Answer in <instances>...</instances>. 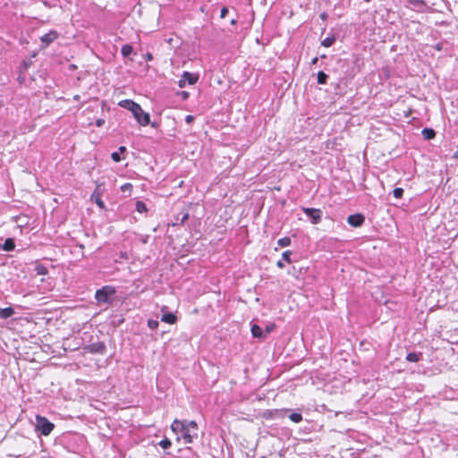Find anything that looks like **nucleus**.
<instances>
[{"instance_id": "1", "label": "nucleus", "mask_w": 458, "mask_h": 458, "mask_svg": "<svg viewBox=\"0 0 458 458\" xmlns=\"http://www.w3.org/2000/svg\"><path fill=\"white\" fill-rule=\"evenodd\" d=\"M171 429L174 433L181 432L182 437L186 444L192 443L198 437V425L194 420L186 423L176 419L173 421Z\"/></svg>"}, {"instance_id": "2", "label": "nucleus", "mask_w": 458, "mask_h": 458, "mask_svg": "<svg viewBox=\"0 0 458 458\" xmlns=\"http://www.w3.org/2000/svg\"><path fill=\"white\" fill-rule=\"evenodd\" d=\"M119 106L130 110L134 118L141 126H147L150 123V116L148 113L143 111L141 106L131 99H124L119 102Z\"/></svg>"}, {"instance_id": "3", "label": "nucleus", "mask_w": 458, "mask_h": 458, "mask_svg": "<svg viewBox=\"0 0 458 458\" xmlns=\"http://www.w3.org/2000/svg\"><path fill=\"white\" fill-rule=\"evenodd\" d=\"M36 429L43 436H48L55 428V424L50 422L46 417L36 415Z\"/></svg>"}, {"instance_id": "4", "label": "nucleus", "mask_w": 458, "mask_h": 458, "mask_svg": "<svg viewBox=\"0 0 458 458\" xmlns=\"http://www.w3.org/2000/svg\"><path fill=\"white\" fill-rule=\"evenodd\" d=\"M116 290L112 285H105L101 289L97 290L95 298L98 302L106 303L109 301V298L114 295Z\"/></svg>"}, {"instance_id": "5", "label": "nucleus", "mask_w": 458, "mask_h": 458, "mask_svg": "<svg viewBox=\"0 0 458 458\" xmlns=\"http://www.w3.org/2000/svg\"><path fill=\"white\" fill-rule=\"evenodd\" d=\"M105 192V185L103 182H96V188L90 196V199L94 201L101 209H106V205L102 200V196Z\"/></svg>"}, {"instance_id": "6", "label": "nucleus", "mask_w": 458, "mask_h": 458, "mask_svg": "<svg viewBox=\"0 0 458 458\" xmlns=\"http://www.w3.org/2000/svg\"><path fill=\"white\" fill-rule=\"evenodd\" d=\"M303 213L310 219L311 224L318 225L322 220V210L313 208H302Z\"/></svg>"}, {"instance_id": "7", "label": "nucleus", "mask_w": 458, "mask_h": 458, "mask_svg": "<svg viewBox=\"0 0 458 458\" xmlns=\"http://www.w3.org/2000/svg\"><path fill=\"white\" fill-rule=\"evenodd\" d=\"M347 222L350 225H352L353 227H360L364 224L365 216L360 213L350 215L347 217Z\"/></svg>"}, {"instance_id": "8", "label": "nucleus", "mask_w": 458, "mask_h": 458, "mask_svg": "<svg viewBox=\"0 0 458 458\" xmlns=\"http://www.w3.org/2000/svg\"><path fill=\"white\" fill-rule=\"evenodd\" d=\"M198 81V76L193 74V73H191L189 72H184L182 76V79L179 81V87L180 88H183L185 86V82L188 81V83L190 85H193L197 82Z\"/></svg>"}, {"instance_id": "9", "label": "nucleus", "mask_w": 458, "mask_h": 458, "mask_svg": "<svg viewBox=\"0 0 458 458\" xmlns=\"http://www.w3.org/2000/svg\"><path fill=\"white\" fill-rule=\"evenodd\" d=\"M408 4L411 6L413 10L423 13L428 9L427 3L424 0H406Z\"/></svg>"}, {"instance_id": "10", "label": "nucleus", "mask_w": 458, "mask_h": 458, "mask_svg": "<svg viewBox=\"0 0 458 458\" xmlns=\"http://www.w3.org/2000/svg\"><path fill=\"white\" fill-rule=\"evenodd\" d=\"M84 350L90 353H103L106 350L104 343H95L84 347Z\"/></svg>"}, {"instance_id": "11", "label": "nucleus", "mask_w": 458, "mask_h": 458, "mask_svg": "<svg viewBox=\"0 0 458 458\" xmlns=\"http://www.w3.org/2000/svg\"><path fill=\"white\" fill-rule=\"evenodd\" d=\"M59 34L57 31L55 30H50L49 32L44 34L41 38H40V40L41 42L46 46H49L52 42H54L57 38H58Z\"/></svg>"}, {"instance_id": "12", "label": "nucleus", "mask_w": 458, "mask_h": 458, "mask_svg": "<svg viewBox=\"0 0 458 458\" xmlns=\"http://www.w3.org/2000/svg\"><path fill=\"white\" fill-rule=\"evenodd\" d=\"M181 214H182V217H181V218L176 217V218H175V221H174V222H173V223L171 224V225H172V226H176V225H182V224H183L186 220H188V218H189V211H188V209H187V208H182V210Z\"/></svg>"}, {"instance_id": "13", "label": "nucleus", "mask_w": 458, "mask_h": 458, "mask_svg": "<svg viewBox=\"0 0 458 458\" xmlns=\"http://www.w3.org/2000/svg\"><path fill=\"white\" fill-rule=\"evenodd\" d=\"M251 334H252V336L255 338H259V339L266 338V334H264L263 329L258 325H252Z\"/></svg>"}, {"instance_id": "14", "label": "nucleus", "mask_w": 458, "mask_h": 458, "mask_svg": "<svg viewBox=\"0 0 458 458\" xmlns=\"http://www.w3.org/2000/svg\"><path fill=\"white\" fill-rule=\"evenodd\" d=\"M161 321L170 325H174L177 321V317L173 313H165L162 315Z\"/></svg>"}, {"instance_id": "15", "label": "nucleus", "mask_w": 458, "mask_h": 458, "mask_svg": "<svg viewBox=\"0 0 458 458\" xmlns=\"http://www.w3.org/2000/svg\"><path fill=\"white\" fill-rule=\"evenodd\" d=\"M34 270L38 276H47L48 274L47 267L44 264H41L38 261L35 263Z\"/></svg>"}, {"instance_id": "16", "label": "nucleus", "mask_w": 458, "mask_h": 458, "mask_svg": "<svg viewBox=\"0 0 458 458\" xmlns=\"http://www.w3.org/2000/svg\"><path fill=\"white\" fill-rule=\"evenodd\" d=\"M14 314V310L12 307L8 308H0V318H8Z\"/></svg>"}, {"instance_id": "17", "label": "nucleus", "mask_w": 458, "mask_h": 458, "mask_svg": "<svg viewBox=\"0 0 458 458\" xmlns=\"http://www.w3.org/2000/svg\"><path fill=\"white\" fill-rule=\"evenodd\" d=\"M421 134L425 140H432L436 137V131L432 128H424Z\"/></svg>"}, {"instance_id": "18", "label": "nucleus", "mask_w": 458, "mask_h": 458, "mask_svg": "<svg viewBox=\"0 0 458 458\" xmlns=\"http://www.w3.org/2000/svg\"><path fill=\"white\" fill-rule=\"evenodd\" d=\"M422 358L421 352H409L406 355V360L409 362H417L420 360Z\"/></svg>"}, {"instance_id": "19", "label": "nucleus", "mask_w": 458, "mask_h": 458, "mask_svg": "<svg viewBox=\"0 0 458 458\" xmlns=\"http://www.w3.org/2000/svg\"><path fill=\"white\" fill-rule=\"evenodd\" d=\"M15 248V243L13 239L8 238L4 241L3 249L6 251L13 250Z\"/></svg>"}, {"instance_id": "20", "label": "nucleus", "mask_w": 458, "mask_h": 458, "mask_svg": "<svg viewBox=\"0 0 458 458\" xmlns=\"http://www.w3.org/2000/svg\"><path fill=\"white\" fill-rule=\"evenodd\" d=\"M317 77H318V84H323V85L327 84V79H328V75L326 72H324L323 71H320V72H318Z\"/></svg>"}, {"instance_id": "21", "label": "nucleus", "mask_w": 458, "mask_h": 458, "mask_svg": "<svg viewBox=\"0 0 458 458\" xmlns=\"http://www.w3.org/2000/svg\"><path fill=\"white\" fill-rule=\"evenodd\" d=\"M132 50H133L132 47L131 45L126 44L122 47L121 53L123 56L126 57L132 53Z\"/></svg>"}, {"instance_id": "22", "label": "nucleus", "mask_w": 458, "mask_h": 458, "mask_svg": "<svg viewBox=\"0 0 458 458\" xmlns=\"http://www.w3.org/2000/svg\"><path fill=\"white\" fill-rule=\"evenodd\" d=\"M335 41V38L334 36L332 37H327L324 38L321 42V45L326 47H331Z\"/></svg>"}, {"instance_id": "23", "label": "nucleus", "mask_w": 458, "mask_h": 458, "mask_svg": "<svg viewBox=\"0 0 458 458\" xmlns=\"http://www.w3.org/2000/svg\"><path fill=\"white\" fill-rule=\"evenodd\" d=\"M291 242H292L291 238H290V237H287V236H286V237H284V238H281V239H279V240L277 241V244H278L280 247H282V248H284V247H287V246L291 245Z\"/></svg>"}, {"instance_id": "24", "label": "nucleus", "mask_w": 458, "mask_h": 458, "mask_svg": "<svg viewBox=\"0 0 458 458\" xmlns=\"http://www.w3.org/2000/svg\"><path fill=\"white\" fill-rule=\"evenodd\" d=\"M289 418L292 421L295 423H299L302 420V415L299 412H293L289 415Z\"/></svg>"}, {"instance_id": "25", "label": "nucleus", "mask_w": 458, "mask_h": 458, "mask_svg": "<svg viewBox=\"0 0 458 458\" xmlns=\"http://www.w3.org/2000/svg\"><path fill=\"white\" fill-rule=\"evenodd\" d=\"M136 210L140 213L147 212L148 208L144 202L137 201L136 202Z\"/></svg>"}, {"instance_id": "26", "label": "nucleus", "mask_w": 458, "mask_h": 458, "mask_svg": "<svg viewBox=\"0 0 458 458\" xmlns=\"http://www.w3.org/2000/svg\"><path fill=\"white\" fill-rule=\"evenodd\" d=\"M158 445L163 448V449H167L169 448L171 445H172V442L170 439L168 438H164L163 440H161Z\"/></svg>"}, {"instance_id": "27", "label": "nucleus", "mask_w": 458, "mask_h": 458, "mask_svg": "<svg viewBox=\"0 0 458 458\" xmlns=\"http://www.w3.org/2000/svg\"><path fill=\"white\" fill-rule=\"evenodd\" d=\"M291 256H292V251L288 250H285L283 252L282 259L284 261H285L287 263H292Z\"/></svg>"}, {"instance_id": "28", "label": "nucleus", "mask_w": 458, "mask_h": 458, "mask_svg": "<svg viewBox=\"0 0 458 458\" xmlns=\"http://www.w3.org/2000/svg\"><path fill=\"white\" fill-rule=\"evenodd\" d=\"M393 195L396 199H401L403 196V188L394 189Z\"/></svg>"}, {"instance_id": "29", "label": "nucleus", "mask_w": 458, "mask_h": 458, "mask_svg": "<svg viewBox=\"0 0 458 458\" xmlns=\"http://www.w3.org/2000/svg\"><path fill=\"white\" fill-rule=\"evenodd\" d=\"M276 328V325L274 323L267 324L265 327L264 334L266 336L270 334Z\"/></svg>"}, {"instance_id": "30", "label": "nucleus", "mask_w": 458, "mask_h": 458, "mask_svg": "<svg viewBox=\"0 0 458 458\" xmlns=\"http://www.w3.org/2000/svg\"><path fill=\"white\" fill-rule=\"evenodd\" d=\"M158 325H159V323H158V321H157V320H152V319H150V320H148V327H149V328H151V329H157V328L158 327Z\"/></svg>"}, {"instance_id": "31", "label": "nucleus", "mask_w": 458, "mask_h": 458, "mask_svg": "<svg viewBox=\"0 0 458 458\" xmlns=\"http://www.w3.org/2000/svg\"><path fill=\"white\" fill-rule=\"evenodd\" d=\"M111 157L112 159L114 161V162H120L121 161V157H120V154L117 153V152H113L112 155H111Z\"/></svg>"}, {"instance_id": "32", "label": "nucleus", "mask_w": 458, "mask_h": 458, "mask_svg": "<svg viewBox=\"0 0 458 458\" xmlns=\"http://www.w3.org/2000/svg\"><path fill=\"white\" fill-rule=\"evenodd\" d=\"M228 13V9L227 7L224 6L222 9H221V13H220V17L221 18H225L226 16Z\"/></svg>"}, {"instance_id": "33", "label": "nucleus", "mask_w": 458, "mask_h": 458, "mask_svg": "<svg viewBox=\"0 0 458 458\" xmlns=\"http://www.w3.org/2000/svg\"><path fill=\"white\" fill-rule=\"evenodd\" d=\"M443 47H444V45L441 42L437 43L435 46H433L434 49H436L437 51H442Z\"/></svg>"}, {"instance_id": "34", "label": "nucleus", "mask_w": 458, "mask_h": 458, "mask_svg": "<svg viewBox=\"0 0 458 458\" xmlns=\"http://www.w3.org/2000/svg\"><path fill=\"white\" fill-rule=\"evenodd\" d=\"M131 183H124L123 185H122L121 187V190L123 191H126V190H131Z\"/></svg>"}, {"instance_id": "35", "label": "nucleus", "mask_w": 458, "mask_h": 458, "mask_svg": "<svg viewBox=\"0 0 458 458\" xmlns=\"http://www.w3.org/2000/svg\"><path fill=\"white\" fill-rule=\"evenodd\" d=\"M144 58L147 62H149V61H152L153 60V55L151 53H147L145 55H144Z\"/></svg>"}, {"instance_id": "36", "label": "nucleus", "mask_w": 458, "mask_h": 458, "mask_svg": "<svg viewBox=\"0 0 458 458\" xmlns=\"http://www.w3.org/2000/svg\"><path fill=\"white\" fill-rule=\"evenodd\" d=\"M194 120V116L193 115H191V114H188L186 117H185V121L187 123H192Z\"/></svg>"}, {"instance_id": "37", "label": "nucleus", "mask_w": 458, "mask_h": 458, "mask_svg": "<svg viewBox=\"0 0 458 458\" xmlns=\"http://www.w3.org/2000/svg\"><path fill=\"white\" fill-rule=\"evenodd\" d=\"M104 123H105V120H104V119H98V120L96 121V125H97L98 127H101Z\"/></svg>"}, {"instance_id": "38", "label": "nucleus", "mask_w": 458, "mask_h": 458, "mask_svg": "<svg viewBox=\"0 0 458 458\" xmlns=\"http://www.w3.org/2000/svg\"><path fill=\"white\" fill-rule=\"evenodd\" d=\"M276 266H277V267H279V268H284V260H278V261L276 262Z\"/></svg>"}, {"instance_id": "39", "label": "nucleus", "mask_w": 458, "mask_h": 458, "mask_svg": "<svg viewBox=\"0 0 458 458\" xmlns=\"http://www.w3.org/2000/svg\"><path fill=\"white\" fill-rule=\"evenodd\" d=\"M119 151H120L121 153L125 152V151H126V147H124V146H121V147H119Z\"/></svg>"}, {"instance_id": "40", "label": "nucleus", "mask_w": 458, "mask_h": 458, "mask_svg": "<svg viewBox=\"0 0 458 458\" xmlns=\"http://www.w3.org/2000/svg\"><path fill=\"white\" fill-rule=\"evenodd\" d=\"M320 18H321L322 20H326V19L327 18V14L326 13H322L320 14Z\"/></svg>"}, {"instance_id": "41", "label": "nucleus", "mask_w": 458, "mask_h": 458, "mask_svg": "<svg viewBox=\"0 0 458 458\" xmlns=\"http://www.w3.org/2000/svg\"><path fill=\"white\" fill-rule=\"evenodd\" d=\"M318 58L316 56V57H314V58L312 59L311 64H316L318 63Z\"/></svg>"}, {"instance_id": "42", "label": "nucleus", "mask_w": 458, "mask_h": 458, "mask_svg": "<svg viewBox=\"0 0 458 458\" xmlns=\"http://www.w3.org/2000/svg\"><path fill=\"white\" fill-rule=\"evenodd\" d=\"M73 99L74 100H80V96L79 95H74L73 96Z\"/></svg>"}, {"instance_id": "43", "label": "nucleus", "mask_w": 458, "mask_h": 458, "mask_svg": "<svg viewBox=\"0 0 458 458\" xmlns=\"http://www.w3.org/2000/svg\"><path fill=\"white\" fill-rule=\"evenodd\" d=\"M235 23V21L233 19L231 20V24H234Z\"/></svg>"}, {"instance_id": "44", "label": "nucleus", "mask_w": 458, "mask_h": 458, "mask_svg": "<svg viewBox=\"0 0 458 458\" xmlns=\"http://www.w3.org/2000/svg\"><path fill=\"white\" fill-rule=\"evenodd\" d=\"M188 94L186 92L183 93V97L186 98Z\"/></svg>"}, {"instance_id": "45", "label": "nucleus", "mask_w": 458, "mask_h": 458, "mask_svg": "<svg viewBox=\"0 0 458 458\" xmlns=\"http://www.w3.org/2000/svg\"><path fill=\"white\" fill-rule=\"evenodd\" d=\"M365 2H370L371 0H364Z\"/></svg>"}]
</instances>
